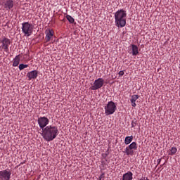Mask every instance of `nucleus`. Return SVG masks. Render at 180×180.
Instances as JSON below:
<instances>
[{
  "label": "nucleus",
  "mask_w": 180,
  "mask_h": 180,
  "mask_svg": "<svg viewBox=\"0 0 180 180\" xmlns=\"http://www.w3.org/2000/svg\"><path fill=\"white\" fill-rule=\"evenodd\" d=\"M59 133L57 126L48 125L42 130L41 136L46 141H53Z\"/></svg>",
  "instance_id": "f257e3e1"
},
{
  "label": "nucleus",
  "mask_w": 180,
  "mask_h": 180,
  "mask_svg": "<svg viewBox=\"0 0 180 180\" xmlns=\"http://www.w3.org/2000/svg\"><path fill=\"white\" fill-rule=\"evenodd\" d=\"M126 16H127V13L123 9L118 10L115 13V23L117 27H124L126 26Z\"/></svg>",
  "instance_id": "f03ea898"
},
{
  "label": "nucleus",
  "mask_w": 180,
  "mask_h": 180,
  "mask_svg": "<svg viewBox=\"0 0 180 180\" xmlns=\"http://www.w3.org/2000/svg\"><path fill=\"white\" fill-rule=\"evenodd\" d=\"M22 32L25 36H27V37L32 36V33H33V29L34 27L33 24H30L29 22H24L22 23Z\"/></svg>",
  "instance_id": "7ed1b4c3"
},
{
  "label": "nucleus",
  "mask_w": 180,
  "mask_h": 180,
  "mask_svg": "<svg viewBox=\"0 0 180 180\" xmlns=\"http://www.w3.org/2000/svg\"><path fill=\"white\" fill-rule=\"evenodd\" d=\"M117 110V106L116 105V103L111 101H109L105 107V113L106 116H109L110 115H113V113H115Z\"/></svg>",
  "instance_id": "20e7f679"
},
{
  "label": "nucleus",
  "mask_w": 180,
  "mask_h": 180,
  "mask_svg": "<svg viewBox=\"0 0 180 180\" xmlns=\"http://www.w3.org/2000/svg\"><path fill=\"white\" fill-rule=\"evenodd\" d=\"M136 150H137V143L132 142L126 147L124 153L127 154V155H134V151H136Z\"/></svg>",
  "instance_id": "39448f33"
},
{
  "label": "nucleus",
  "mask_w": 180,
  "mask_h": 180,
  "mask_svg": "<svg viewBox=\"0 0 180 180\" xmlns=\"http://www.w3.org/2000/svg\"><path fill=\"white\" fill-rule=\"evenodd\" d=\"M105 83V80L102 78H98L96 79L94 82L93 86L90 87L91 91H96L98 89H101L102 86H103V84Z\"/></svg>",
  "instance_id": "423d86ee"
},
{
  "label": "nucleus",
  "mask_w": 180,
  "mask_h": 180,
  "mask_svg": "<svg viewBox=\"0 0 180 180\" xmlns=\"http://www.w3.org/2000/svg\"><path fill=\"white\" fill-rule=\"evenodd\" d=\"M37 122H38V124H39L40 129H41V130L45 129L46 127H47V124H49V123H50V120L46 117H39Z\"/></svg>",
  "instance_id": "0eeeda50"
},
{
  "label": "nucleus",
  "mask_w": 180,
  "mask_h": 180,
  "mask_svg": "<svg viewBox=\"0 0 180 180\" xmlns=\"http://www.w3.org/2000/svg\"><path fill=\"white\" fill-rule=\"evenodd\" d=\"M11 175H12V171L10 169L0 171V180H11Z\"/></svg>",
  "instance_id": "6e6552de"
},
{
  "label": "nucleus",
  "mask_w": 180,
  "mask_h": 180,
  "mask_svg": "<svg viewBox=\"0 0 180 180\" xmlns=\"http://www.w3.org/2000/svg\"><path fill=\"white\" fill-rule=\"evenodd\" d=\"M1 47L2 49L8 53L9 51V46L11 44V39L4 37L3 39L1 40Z\"/></svg>",
  "instance_id": "1a4fd4ad"
},
{
  "label": "nucleus",
  "mask_w": 180,
  "mask_h": 180,
  "mask_svg": "<svg viewBox=\"0 0 180 180\" xmlns=\"http://www.w3.org/2000/svg\"><path fill=\"white\" fill-rule=\"evenodd\" d=\"M37 75H39V71L37 70H32L31 72H28L27 74L28 81H32V79H36L37 78Z\"/></svg>",
  "instance_id": "9d476101"
},
{
  "label": "nucleus",
  "mask_w": 180,
  "mask_h": 180,
  "mask_svg": "<svg viewBox=\"0 0 180 180\" xmlns=\"http://www.w3.org/2000/svg\"><path fill=\"white\" fill-rule=\"evenodd\" d=\"M54 31H53V30H46L45 31V34H46V37H45V40H46V43H49V41H50V40H51V38L54 36Z\"/></svg>",
  "instance_id": "9b49d317"
},
{
  "label": "nucleus",
  "mask_w": 180,
  "mask_h": 180,
  "mask_svg": "<svg viewBox=\"0 0 180 180\" xmlns=\"http://www.w3.org/2000/svg\"><path fill=\"white\" fill-rule=\"evenodd\" d=\"M4 6L6 11H11L13 8V0H7Z\"/></svg>",
  "instance_id": "f8f14e48"
},
{
  "label": "nucleus",
  "mask_w": 180,
  "mask_h": 180,
  "mask_svg": "<svg viewBox=\"0 0 180 180\" xmlns=\"http://www.w3.org/2000/svg\"><path fill=\"white\" fill-rule=\"evenodd\" d=\"M133 179V173L131 172H128L123 174L122 180H132Z\"/></svg>",
  "instance_id": "ddd939ff"
},
{
  "label": "nucleus",
  "mask_w": 180,
  "mask_h": 180,
  "mask_svg": "<svg viewBox=\"0 0 180 180\" xmlns=\"http://www.w3.org/2000/svg\"><path fill=\"white\" fill-rule=\"evenodd\" d=\"M13 67H18L20 63V55H17L13 60Z\"/></svg>",
  "instance_id": "4468645a"
},
{
  "label": "nucleus",
  "mask_w": 180,
  "mask_h": 180,
  "mask_svg": "<svg viewBox=\"0 0 180 180\" xmlns=\"http://www.w3.org/2000/svg\"><path fill=\"white\" fill-rule=\"evenodd\" d=\"M140 98V96L135 94L131 96V103L133 108H136V101Z\"/></svg>",
  "instance_id": "2eb2a0df"
},
{
  "label": "nucleus",
  "mask_w": 180,
  "mask_h": 180,
  "mask_svg": "<svg viewBox=\"0 0 180 180\" xmlns=\"http://www.w3.org/2000/svg\"><path fill=\"white\" fill-rule=\"evenodd\" d=\"M132 56H137L139 54V47L137 45L131 44Z\"/></svg>",
  "instance_id": "dca6fc26"
},
{
  "label": "nucleus",
  "mask_w": 180,
  "mask_h": 180,
  "mask_svg": "<svg viewBox=\"0 0 180 180\" xmlns=\"http://www.w3.org/2000/svg\"><path fill=\"white\" fill-rule=\"evenodd\" d=\"M131 141H133V135H131L130 136H126L125 137L124 144L126 146H129V144H130V143H131Z\"/></svg>",
  "instance_id": "f3484780"
},
{
  "label": "nucleus",
  "mask_w": 180,
  "mask_h": 180,
  "mask_svg": "<svg viewBox=\"0 0 180 180\" xmlns=\"http://www.w3.org/2000/svg\"><path fill=\"white\" fill-rule=\"evenodd\" d=\"M66 19H67V20H68L69 23H71V24L74 23V22H75V20L74 19V18H72L70 15H66Z\"/></svg>",
  "instance_id": "a211bd4d"
},
{
  "label": "nucleus",
  "mask_w": 180,
  "mask_h": 180,
  "mask_svg": "<svg viewBox=\"0 0 180 180\" xmlns=\"http://www.w3.org/2000/svg\"><path fill=\"white\" fill-rule=\"evenodd\" d=\"M176 151H178V149H176V147H172L170 150V153H169V155H174V154H176Z\"/></svg>",
  "instance_id": "6ab92c4d"
},
{
  "label": "nucleus",
  "mask_w": 180,
  "mask_h": 180,
  "mask_svg": "<svg viewBox=\"0 0 180 180\" xmlns=\"http://www.w3.org/2000/svg\"><path fill=\"white\" fill-rule=\"evenodd\" d=\"M29 67V65L21 63L19 65L18 68L20 71H22V70H25V68H27Z\"/></svg>",
  "instance_id": "aec40b11"
},
{
  "label": "nucleus",
  "mask_w": 180,
  "mask_h": 180,
  "mask_svg": "<svg viewBox=\"0 0 180 180\" xmlns=\"http://www.w3.org/2000/svg\"><path fill=\"white\" fill-rule=\"evenodd\" d=\"M131 127H136V126H137V124H139V121H137V119L134 118L132 121H131Z\"/></svg>",
  "instance_id": "412c9836"
},
{
  "label": "nucleus",
  "mask_w": 180,
  "mask_h": 180,
  "mask_svg": "<svg viewBox=\"0 0 180 180\" xmlns=\"http://www.w3.org/2000/svg\"><path fill=\"white\" fill-rule=\"evenodd\" d=\"M102 178H105V172H101V174L98 177V180H102Z\"/></svg>",
  "instance_id": "4be33fe9"
},
{
  "label": "nucleus",
  "mask_w": 180,
  "mask_h": 180,
  "mask_svg": "<svg viewBox=\"0 0 180 180\" xmlns=\"http://www.w3.org/2000/svg\"><path fill=\"white\" fill-rule=\"evenodd\" d=\"M101 157H103V158H104L105 161H108V156H107V155H105V153H102Z\"/></svg>",
  "instance_id": "5701e85b"
},
{
  "label": "nucleus",
  "mask_w": 180,
  "mask_h": 180,
  "mask_svg": "<svg viewBox=\"0 0 180 180\" xmlns=\"http://www.w3.org/2000/svg\"><path fill=\"white\" fill-rule=\"evenodd\" d=\"M118 74L120 77H123V75H124V72L123 70H120Z\"/></svg>",
  "instance_id": "b1692460"
},
{
  "label": "nucleus",
  "mask_w": 180,
  "mask_h": 180,
  "mask_svg": "<svg viewBox=\"0 0 180 180\" xmlns=\"http://www.w3.org/2000/svg\"><path fill=\"white\" fill-rule=\"evenodd\" d=\"M157 162H158L157 165H160L161 164V158L158 159Z\"/></svg>",
  "instance_id": "393cba45"
},
{
  "label": "nucleus",
  "mask_w": 180,
  "mask_h": 180,
  "mask_svg": "<svg viewBox=\"0 0 180 180\" xmlns=\"http://www.w3.org/2000/svg\"><path fill=\"white\" fill-rule=\"evenodd\" d=\"M139 180H150V179H148V177H141V179Z\"/></svg>",
  "instance_id": "a878e982"
},
{
  "label": "nucleus",
  "mask_w": 180,
  "mask_h": 180,
  "mask_svg": "<svg viewBox=\"0 0 180 180\" xmlns=\"http://www.w3.org/2000/svg\"><path fill=\"white\" fill-rule=\"evenodd\" d=\"M105 155H109V149H108L106 151H105Z\"/></svg>",
  "instance_id": "bb28decb"
},
{
  "label": "nucleus",
  "mask_w": 180,
  "mask_h": 180,
  "mask_svg": "<svg viewBox=\"0 0 180 180\" xmlns=\"http://www.w3.org/2000/svg\"><path fill=\"white\" fill-rule=\"evenodd\" d=\"M38 179H40V176L38 177Z\"/></svg>",
  "instance_id": "cd10ccee"
}]
</instances>
